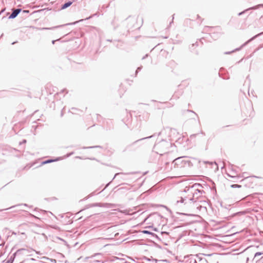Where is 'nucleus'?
Here are the masks:
<instances>
[{"label": "nucleus", "instance_id": "nucleus-4", "mask_svg": "<svg viewBox=\"0 0 263 263\" xmlns=\"http://www.w3.org/2000/svg\"><path fill=\"white\" fill-rule=\"evenodd\" d=\"M53 161L52 160H47V161H44L42 163V164H46V163H49V162H52Z\"/></svg>", "mask_w": 263, "mask_h": 263}, {"label": "nucleus", "instance_id": "nucleus-7", "mask_svg": "<svg viewBox=\"0 0 263 263\" xmlns=\"http://www.w3.org/2000/svg\"><path fill=\"white\" fill-rule=\"evenodd\" d=\"M143 232L145 234L149 233V232L147 231H143Z\"/></svg>", "mask_w": 263, "mask_h": 263}, {"label": "nucleus", "instance_id": "nucleus-1", "mask_svg": "<svg viewBox=\"0 0 263 263\" xmlns=\"http://www.w3.org/2000/svg\"><path fill=\"white\" fill-rule=\"evenodd\" d=\"M174 163L175 171L177 173L176 175L178 177L185 176L188 166L187 162L178 158L174 161Z\"/></svg>", "mask_w": 263, "mask_h": 263}, {"label": "nucleus", "instance_id": "nucleus-2", "mask_svg": "<svg viewBox=\"0 0 263 263\" xmlns=\"http://www.w3.org/2000/svg\"><path fill=\"white\" fill-rule=\"evenodd\" d=\"M20 12V9H15L11 14L10 17L12 18H14L16 16V15Z\"/></svg>", "mask_w": 263, "mask_h": 263}, {"label": "nucleus", "instance_id": "nucleus-5", "mask_svg": "<svg viewBox=\"0 0 263 263\" xmlns=\"http://www.w3.org/2000/svg\"><path fill=\"white\" fill-rule=\"evenodd\" d=\"M232 187H240L241 185L238 184H233L231 185Z\"/></svg>", "mask_w": 263, "mask_h": 263}, {"label": "nucleus", "instance_id": "nucleus-3", "mask_svg": "<svg viewBox=\"0 0 263 263\" xmlns=\"http://www.w3.org/2000/svg\"><path fill=\"white\" fill-rule=\"evenodd\" d=\"M72 4V2H69L68 3H65V4H64L62 7V9H65L67 7L70 6Z\"/></svg>", "mask_w": 263, "mask_h": 263}, {"label": "nucleus", "instance_id": "nucleus-6", "mask_svg": "<svg viewBox=\"0 0 263 263\" xmlns=\"http://www.w3.org/2000/svg\"><path fill=\"white\" fill-rule=\"evenodd\" d=\"M261 253L257 252V253H256L255 254V256H258V255H261Z\"/></svg>", "mask_w": 263, "mask_h": 263}, {"label": "nucleus", "instance_id": "nucleus-8", "mask_svg": "<svg viewBox=\"0 0 263 263\" xmlns=\"http://www.w3.org/2000/svg\"><path fill=\"white\" fill-rule=\"evenodd\" d=\"M55 42H56V40L52 41V44H54Z\"/></svg>", "mask_w": 263, "mask_h": 263}]
</instances>
